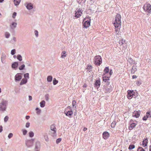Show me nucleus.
<instances>
[{"instance_id": "f257e3e1", "label": "nucleus", "mask_w": 151, "mask_h": 151, "mask_svg": "<svg viewBox=\"0 0 151 151\" xmlns=\"http://www.w3.org/2000/svg\"><path fill=\"white\" fill-rule=\"evenodd\" d=\"M114 24L115 28L121 27V16L120 14H117L116 15Z\"/></svg>"}, {"instance_id": "f03ea898", "label": "nucleus", "mask_w": 151, "mask_h": 151, "mask_svg": "<svg viewBox=\"0 0 151 151\" xmlns=\"http://www.w3.org/2000/svg\"><path fill=\"white\" fill-rule=\"evenodd\" d=\"M7 106L8 101L6 100L3 99L0 102V111H5Z\"/></svg>"}, {"instance_id": "7ed1b4c3", "label": "nucleus", "mask_w": 151, "mask_h": 151, "mask_svg": "<svg viewBox=\"0 0 151 151\" xmlns=\"http://www.w3.org/2000/svg\"><path fill=\"white\" fill-rule=\"evenodd\" d=\"M95 64L96 65H100L102 63L101 57L100 56H96L94 58Z\"/></svg>"}, {"instance_id": "20e7f679", "label": "nucleus", "mask_w": 151, "mask_h": 151, "mask_svg": "<svg viewBox=\"0 0 151 151\" xmlns=\"http://www.w3.org/2000/svg\"><path fill=\"white\" fill-rule=\"evenodd\" d=\"M144 10L147 12L150 13L151 12V5L149 4H146L143 6Z\"/></svg>"}, {"instance_id": "39448f33", "label": "nucleus", "mask_w": 151, "mask_h": 151, "mask_svg": "<svg viewBox=\"0 0 151 151\" xmlns=\"http://www.w3.org/2000/svg\"><path fill=\"white\" fill-rule=\"evenodd\" d=\"M34 139H31L28 140L26 143V146L28 147H30L33 146L34 143Z\"/></svg>"}, {"instance_id": "423d86ee", "label": "nucleus", "mask_w": 151, "mask_h": 151, "mask_svg": "<svg viewBox=\"0 0 151 151\" xmlns=\"http://www.w3.org/2000/svg\"><path fill=\"white\" fill-rule=\"evenodd\" d=\"M24 6H26V8L28 10L32 9L33 7V4L31 3H27L24 4Z\"/></svg>"}, {"instance_id": "0eeeda50", "label": "nucleus", "mask_w": 151, "mask_h": 151, "mask_svg": "<svg viewBox=\"0 0 151 151\" xmlns=\"http://www.w3.org/2000/svg\"><path fill=\"white\" fill-rule=\"evenodd\" d=\"M127 92L128 94L127 96V98L129 99H131L133 97V95L134 93L133 91L128 90Z\"/></svg>"}, {"instance_id": "6e6552de", "label": "nucleus", "mask_w": 151, "mask_h": 151, "mask_svg": "<svg viewBox=\"0 0 151 151\" xmlns=\"http://www.w3.org/2000/svg\"><path fill=\"white\" fill-rule=\"evenodd\" d=\"M40 143L39 142L37 141L35 143V151H39L40 150Z\"/></svg>"}, {"instance_id": "1a4fd4ad", "label": "nucleus", "mask_w": 151, "mask_h": 151, "mask_svg": "<svg viewBox=\"0 0 151 151\" xmlns=\"http://www.w3.org/2000/svg\"><path fill=\"white\" fill-rule=\"evenodd\" d=\"M14 78L15 81H19L22 78V76L20 74L17 73L15 76Z\"/></svg>"}, {"instance_id": "9d476101", "label": "nucleus", "mask_w": 151, "mask_h": 151, "mask_svg": "<svg viewBox=\"0 0 151 151\" xmlns=\"http://www.w3.org/2000/svg\"><path fill=\"white\" fill-rule=\"evenodd\" d=\"M82 14V12L81 10L78 9L77 12H76L75 17L78 18L80 17Z\"/></svg>"}, {"instance_id": "9b49d317", "label": "nucleus", "mask_w": 151, "mask_h": 151, "mask_svg": "<svg viewBox=\"0 0 151 151\" xmlns=\"http://www.w3.org/2000/svg\"><path fill=\"white\" fill-rule=\"evenodd\" d=\"M90 23L91 22L90 21H86L84 22L83 26L87 28L90 25Z\"/></svg>"}, {"instance_id": "f8f14e48", "label": "nucleus", "mask_w": 151, "mask_h": 151, "mask_svg": "<svg viewBox=\"0 0 151 151\" xmlns=\"http://www.w3.org/2000/svg\"><path fill=\"white\" fill-rule=\"evenodd\" d=\"M109 136V134L107 132H104L103 134V137L105 139H107Z\"/></svg>"}, {"instance_id": "ddd939ff", "label": "nucleus", "mask_w": 151, "mask_h": 151, "mask_svg": "<svg viewBox=\"0 0 151 151\" xmlns=\"http://www.w3.org/2000/svg\"><path fill=\"white\" fill-rule=\"evenodd\" d=\"M17 23L14 22H12L10 25L11 29H14L17 27Z\"/></svg>"}, {"instance_id": "4468645a", "label": "nucleus", "mask_w": 151, "mask_h": 151, "mask_svg": "<svg viewBox=\"0 0 151 151\" xmlns=\"http://www.w3.org/2000/svg\"><path fill=\"white\" fill-rule=\"evenodd\" d=\"M6 55L4 53H2L1 55V62L4 63V60L6 58Z\"/></svg>"}, {"instance_id": "2eb2a0df", "label": "nucleus", "mask_w": 151, "mask_h": 151, "mask_svg": "<svg viewBox=\"0 0 151 151\" xmlns=\"http://www.w3.org/2000/svg\"><path fill=\"white\" fill-rule=\"evenodd\" d=\"M21 1V0H13L14 4L16 6L19 5Z\"/></svg>"}, {"instance_id": "dca6fc26", "label": "nucleus", "mask_w": 151, "mask_h": 151, "mask_svg": "<svg viewBox=\"0 0 151 151\" xmlns=\"http://www.w3.org/2000/svg\"><path fill=\"white\" fill-rule=\"evenodd\" d=\"M136 125L137 124L135 123H132L131 124L130 126L129 127V129L130 130H132L133 128L135 127Z\"/></svg>"}, {"instance_id": "f3484780", "label": "nucleus", "mask_w": 151, "mask_h": 151, "mask_svg": "<svg viewBox=\"0 0 151 151\" xmlns=\"http://www.w3.org/2000/svg\"><path fill=\"white\" fill-rule=\"evenodd\" d=\"M27 79L23 78L21 80V82L20 83V85H22L25 84L27 83Z\"/></svg>"}, {"instance_id": "a211bd4d", "label": "nucleus", "mask_w": 151, "mask_h": 151, "mask_svg": "<svg viewBox=\"0 0 151 151\" xmlns=\"http://www.w3.org/2000/svg\"><path fill=\"white\" fill-rule=\"evenodd\" d=\"M73 113V112L71 110L65 112L66 115L67 116L70 117V116L72 115Z\"/></svg>"}, {"instance_id": "6ab92c4d", "label": "nucleus", "mask_w": 151, "mask_h": 151, "mask_svg": "<svg viewBox=\"0 0 151 151\" xmlns=\"http://www.w3.org/2000/svg\"><path fill=\"white\" fill-rule=\"evenodd\" d=\"M140 112L139 111L134 112L133 113V116L136 118H138L140 116Z\"/></svg>"}, {"instance_id": "aec40b11", "label": "nucleus", "mask_w": 151, "mask_h": 151, "mask_svg": "<svg viewBox=\"0 0 151 151\" xmlns=\"http://www.w3.org/2000/svg\"><path fill=\"white\" fill-rule=\"evenodd\" d=\"M18 65V62H14L12 64V67L13 68H16L17 67Z\"/></svg>"}, {"instance_id": "412c9836", "label": "nucleus", "mask_w": 151, "mask_h": 151, "mask_svg": "<svg viewBox=\"0 0 151 151\" xmlns=\"http://www.w3.org/2000/svg\"><path fill=\"white\" fill-rule=\"evenodd\" d=\"M67 56L66 52L65 51H63L61 54V58H64L66 57Z\"/></svg>"}, {"instance_id": "4be33fe9", "label": "nucleus", "mask_w": 151, "mask_h": 151, "mask_svg": "<svg viewBox=\"0 0 151 151\" xmlns=\"http://www.w3.org/2000/svg\"><path fill=\"white\" fill-rule=\"evenodd\" d=\"M50 129L51 131L57 130L55 127V125L54 124H53L50 126Z\"/></svg>"}, {"instance_id": "5701e85b", "label": "nucleus", "mask_w": 151, "mask_h": 151, "mask_svg": "<svg viewBox=\"0 0 151 151\" xmlns=\"http://www.w3.org/2000/svg\"><path fill=\"white\" fill-rule=\"evenodd\" d=\"M95 86L96 87H99L100 85V81L98 80H96L95 83Z\"/></svg>"}, {"instance_id": "b1692460", "label": "nucleus", "mask_w": 151, "mask_h": 151, "mask_svg": "<svg viewBox=\"0 0 151 151\" xmlns=\"http://www.w3.org/2000/svg\"><path fill=\"white\" fill-rule=\"evenodd\" d=\"M147 139H146L143 141L142 145L144 147L147 146Z\"/></svg>"}, {"instance_id": "393cba45", "label": "nucleus", "mask_w": 151, "mask_h": 151, "mask_svg": "<svg viewBox=\"0 0 151 151\" xmlns=\"http://www.w3.org/2000/svg\"><path fill=\"white\" fill-rule=\"evenodd\" d=\"M45 101L43 100L41 101L40 103V106L41 107H44L45 106Z\"/></svg>"}, {"instance_id": "a878e982", "label": "nucleus", "mask_w": 151, "mask_h": 151, "mask_svg": "<svg viewBox=\"0 0 151 151\" xmlns=\"http://www.w3.org/2000/svg\"><path fill=\"white\" fill-rule=\"evenodd\" d=\"M119 44L120 45H122L123 46L126 44V43H125L124 40H119Z\"/></svg>"}, {"instance_id": "bb28decb", "label": "nucleus", "mask_w": 151, "mask_h": 151, "mask_svg": "<svg viewBox=\"0 0 151 151\" xmlns=\"http://www.w3.org/2000/svg\"><path fill=\"white\" fill-rule=\"evenodd\" d=\"M4 35L5 38H9L10 36V33L8 32H5Z\"/></svg>"}, {"instance_id": "cd10ccee", "label": "nucleus", "mask_w": 151, "mask_h": 151, "mask_svg": "<svg viewBox=\"0 0 151 151\" xmlns=\"http://www.w3.org/2000/svg\"><path fill=\"white\" fill-rule=\"evenodd\" d=\"M52 77L51 76H49L47 78V81L49 82H50L52 81Z\"/></svg>"}, {"instance_id": "c85d7f7f", "label": "nucleus", "mask_w": 151, "mask_h": 151, "mask_svg": "<svg viewBox=\"0 0 151 151\" xmlns=\"http://www.w3.org/2000/svg\"><path fill=\"white\" fill-rule=\"evenodd\" d=\"M51 133L53 136H56V130L51 131Z\"/></svg>"}, {"instance_id": "c756f323", "label": "nucleus", "mask_w": 151, "mask_h": 151, "mask_svg": "<svg viewBox=\"0 0 151 151\" xmlns=\"http://www.w3.org/2000/svg\"><path fill=\"white\" fill-rule=\"evenodd\" d=\"M17 59L19 60V61H21L22 60V57L21 55H18L17 56Z\"/></svg>"}, {"instance_id": "7c9ffc66", "label": "nucleus", "mask_w": 151, "mask_h": 151, "mask_svg": "<svg viewBox=\"0 0 151 151\" xmlns=\"http://www.w3.org/2000/svg\"><path fill=\"white\" fill-rule=\"evenodd\" d=\"M147 117L150 118L151 117V112L150 111L147 112L146 114Z\"/></svg>"}, {"instance_id": "2f4dec72", "label": "nucleus", "mask_w": 151, "mask_h": 151, "mask_svg": "<svg viewBox=\"0 0 151 151\" xmlns=\"http://www.w3.org/2000/svg\"><path fill=\"white\" fill-rule=\"evenodd\" d=\"M127 60L130 63H132L134 62L133 60L130 57L128 58Z\"/></svg>"}, {"instance_id": "473e14b6", "label": "nucleus", "mask_w": 151, "mask_h": 151, "mask_svg": "<svg viewBox=\"0 0 151 151\" xmlns=\"http://www.w3.org/2000/svg\"><path fill=\"white\" fill-rule=\"evenodd\" d=\"M77 1L79 4H81V3H85L86 1V0H77Z\"/></svg>"}, {"instance_id": "72a5a7b5", "label": "nucleus", "mask_w": 151, "mask_h": 151, "mask_svg": "<svg viewBox=\"0 0 151 151\" xmlns=\"http://www.w3.org/2000/svg\"><path fill=\"white\" fill-rule=\"evenodd\" d=\"M25 67V65L24 64H23L19 67V69L20 70H22L24 69Z\"/></svg>"}, {"instance_id": "f704fd0d", "label": "nucleus", "mask_w": 151, "mask_h": 151, "mask_svg": "<svg viewBox=\"0 0 151 151\" xmlns=\"http://www.w3.org/2000/svg\"><path fill=\"white\" fill-rule=\"evenodd\" d=\"M22 131L23 135H25L27 132V131L24 129H22Z\"/></svg>"}, {"instance_id": "c9c22d12", "label": "nucleus", "mask_w": 151, "mask_h": 151, "mask_svg": "<svg viewBox=\"0 0 151 151\" xmlns=\"http://www.w3.org/2000/svg\"><path fill=\"white\" fill-rule=\"evenodd\" d=\"M29 135L30 137H32L34 136V133L32 131H30L29 133Z\"/></svg>"}, {"instance_id": "e433bc0d", "label": "nucleus", "mask_w": 151, "mask_h": 151, "mask_svg": "<svg viewBox=\"0 0 151 151\" xmlns=\"http://www.w3.org/2000/svg\"><path fill=\"white\" fill-rule=\"evenodd\" d=\"M109 69L108 67H106L104 70V71L105 73H108L109 72Z\"/></svg>"}, {"instance_id": "4c0bfd02", "label": "nucleus", "mask_w": 151, "mask_h": 151, "mask_svg": "<svg viewBox=\"0 0 151 151\" xmlns=\"http://www.w3.org/2000/svg\"><path fill=\"white\" fill-rule=\"evenodd\" d=\"M116 122L115 121H114L111 124V127L112 128H114L115 125H116Z\"/></svg>"}, {"instance_id": "58836bf2", "label": "nucleus", "mask_w": 151, "mask_h": 151, "mask_svg": "<svg viewBox=\"0 0 151 151\" xmlns=\"http://www.w3.org/2000/svg\"><path fill=\"white\" fill-rule=\"evenodd\" d=\"M120 27H116L115 28V31L116 32V34H118L119 33L120 28Z\"/></svg>"}, {"instance_id": "ea45409f", "label": "nucleus", "mask_w": 151, "mask_h": 151, "mask_svg": "<svg viewBox=\"0 0 151 151\" xmlns=\"http://www.w3.org/2000/svg\"><path fill=\"white\" fill-rule=\"evenodd\" d=\"M58 82V80H56L55 78H54L53 80V83L54 85H56Z\"/></svg>"}, {"instance_id": "a19ab883", "label": "nucleus", "mask_w": 151, "mask_h": 151, "mask_svg": "<svg viewBox=\"0 0 151 151\" xmlns=\"http://www.w3.org/2000/svg\"><path fill=\"white\" fill-rule=\"evenodd\" d=\"M24 77L25 78L24 79H27H27H29V74L28 73L25 74L24 75Z\"/></svg>"}, {"instance_id": "79ce46f5", "label": "nucleus", "mask_w": 151, "mask_h": 151, "mask_svg": "<svg viewBox=\"0 0 151 151\" xmlns=\"http://www.w3.org/2000/svg\"><path fill=\"white\" fill-rule=\"evenodd\" d=\"M135 146L134 145H129L128 149L129 150H131L134 148Z\"/></svg>"}, {"instance_id": "37998d69", "label": "nucleus", "mask_w": 151, "mask_h": 151, "mask_svg": "<svg viewBox=\"0 0 151 151\" xmlns=\"http://www.w3.org/2000/svg\"><path fill=\"white\" fill-rule=\"evenodd\" d=\"M16 53V50L15 49L12 50L11 51V54L12 55H14Z\"/></svg>"}, {"instance_id": "c03bdc74", "label": "nucleus", "mask_w": 151, "mask_h": 151, "mask_svg": "<svg viewBox=\"0 0 151 151\" xmlns=\"http://www.w3.org/2000/svg\"><path fill=\"white\" fill-rule=\"evenodd\" d=\"M36 110L37 111L36 113L37 114H39L41 113V110L39 108L37 107L36 109Z\"/></svg>"}, {"instance_id": "a18cd8bd", "label": "nucleus", "mask_w": 151, "mask_h": 151, "mask_svg": "<svg viewBox=\"0 0 151 151\" xmlns=\"http://www.w3.org/2000/svg\"><path fill=\"white\" fill-rule=\"evenodd\" d=\"M137 151H145L144 149H143L142 147H139Z\"/></svg>"}, {"instance_id": "49530a36", "label": "nucleus", "mask_w": 151, "mask_h": 151, "mask_svg": "<svg viewBox=\"0 0 151 151\" xmlns=\"http://www.w3.org/2000/svg\"><path fill=\"white\" fill-rule=\"evenodd\" d=\"M34 34L35 35V36L36 37H38V31L37 30H35L34 31Z\"/></svg>"}, {"instance_id": "de8ad7c7", "label": "nucleus", "mask_w": 151, "mask_h": 151, "mask_svg": "<svg viewBox=\"0 0 151 151\" xmlns=\"http://www.w3.org/2000/svg\"><path fill=\"white\" fill-rule=\"evenodd\" d=\"M9 117L8 116H6L4 118V121L5 122H6L8 121Z\"/></svg>"}, {"instance_id": "09e8293b", "label": "nucleus", "mask_w": 151, "mask_h": 151, "mask_svg": "<svg viewBox=\"0 0 151 151\" xmlns=\"http://www.w3.org/2000/svg\"><path fill=\"white\" fill-rule=\"evenodd\" d=\"M13 136V134L12 133H10L8 135V137L9 139L11 138Z\"/></svg>"}, {"instance_id": "8fccbe9b", "label": "nucleus", "mask_w": 151, "mask_h": 151, "mask_svg": "<svg viewBox=\"0 0 151 151\" xmlns=\"http://www.w3.org/2000/svg\"><path fill=\"white\" fill-rule=\"evenodd\" d=\"M44 137L46 141H48V136L47 135H44Z\"/></svg>"}, {"instance_id": "3c124183", "label": "nucleus", "mask_w": 151, "mask_h": 151, "mask_svg": "<svg viewBox=\"0 0 151 151\" xmlns=\"http://www.w3.org/2000/svg\"><path fill=\"white\" fill-rule=\"evenodd\" d=\"M76 102L75 100H74L72 102V105L73 107L75 106L76 107Z\"/></svg>"}, {"instance_id": "603ef678", "label": "nucleus", "mask_w": 151, "mask_h": 151, "mask_svg": "<svg viewBox=\"0 0 151 151\" xmlns=\"http://www.w3.org/2000/svg\"><path fill=\"white\" fill-rule=\"evenodd\" d=\"M61 140V139L60 138H59L58 139H57L56 141V142L57 143H59Z\"/></svg>"}, {"instance_id": "864d4df0", "label": "nucleus", "mask_w": 151, "mask_h": 151, "mask_svg": "<svg viewBox=\"0 0 151 151\" xmlns=\"http://www.w3.org/2000/svg\"><path fill=\"white\" fill-rule=\"evenodd\" d=\"M30 126V123L29 122H27L25 125V127L27 128H28Z\"/></svg>"}, {"instance_id": "5fc2aeb1", "label": "nucleus", "mask_w": 151, "mask_h": 151, "mask_svg": "<svg viewBox=\"0 0 151 151\" xmlns=\"http://www.w3.org/2000/svg\"><path fill=\"white\" fill-rule=\"evenodd\" d=\"M16 15H17V13L16 12H14V13L13 14L12 17L14 19L15 18Z\"/></svg>"}, {"instance_id": "6e6d98bb", "label": "nucleus", "mask_w": 151, "mask_h": 151, "mask_svg": "<svg viewBox=\"0 0 151 151\" xmlns=\"http://www.w3.org/2000/svg\"><path fill=\"white\" fill-rule=\"evenodd\" d=\"M92 66L91 65H89L88 66V67L87 68V69L88 70H90L92 69Z\"/></svg>"}, {"instance_id": "4d7b16f0", "label": "nucleus", "mask_w": 151, "mask_h": 151, "mask_svg": "<svg viewBox=\"0 0 151 151\" xmlns=\"http://www.w3.org/2000/svg\"><path fill=\"white\" fill-rule=\"evenodd\" d=\"M45 97L46 100L47 101H48L49 99V98L48 97V95H46L45 96Z\"/></svg>"}, {"instance_id": "13d9d810", "label": "nucleus", "mask_w": 151, "mask_h": 151, "mask_svg": "<svg viewBox=\"0 0 151 151\" xmlns=\"http://www.w3.org/2000/svg\"><path fill=\"white\" fill-rule=\"evenodd\" d=\"M12 40L14 41V42L16 41V38L15 37H12Z\"/></svg>"}, {"instance_id": "bf43d9fd", "label": "nucleus", "mask_w": 151, "mask_h": 151, "mask_svg": "<svg viewBox=\"0 0 151 151\" xmlns=\"http://www.w3.org/2000/svg\"><path fill=\"white\" fill-rule=\"evenodd\" d=\"M3 131V127L1 125L0 126V133H1Z\"/></svg>"}, {"instance_id": "052dcab7", "label": "nucleus", "mask_w": 151, "mask_h": 151, "mask_svg": "<svg viewBox=\"0 0 151 151\" xmlns=\"http://www.w3.org/2000/svg\"><path fill=\"white\" fill-rule=\"evenodd\" d=\"M32 99V97L31 96H29V101H31Z\"/></svg>"}, {"instance_id": "680f3d73", "label": "nucleus", "mask_w": 151, "mask_h": 151, "mask_svg": "<svg viewBox=\"0 0 151 151\" xmlns=\"http://www.w3.org/2000/svg\"><path fill=\"white\" fill-rule=\"evenodd\" d=\"M147 117L146 116H144L143 118V119L144 120H147Z\"/></svg>"}, {"instance_id": "e2e57ef3", "label": "nucleus", "mask_w": 151, "mask_h": 151, "mask_svg": "<svg viewBox=\"0 0 151 151\" xmlns=\"http://www.w3.org/2000/svg\"><path fill=\"white\" fill-rule=\"evenodd\" d=\"M135 69H136L135 68H132V73H134V72L135 71Z\"/></svg>"}, {"instance_id": "0e129e2a", "label": "nucleus", "mask_w": 151, "mask_h": 151, "mask_svg": "<svg viewBox=\"0 0 151 151\" xmlns=\"http://www.w3.org/2000/svg\"><path fill=\"white\" fill-rule=\"evenodd\" d=\"M113 73L112 71V70H111L110 71L109 74L110 76L112 75Z\"/></svg>"}, {"instance_id": "69168bd1", "label": "nucleus", "mask_w": 151, "mask_h": 151, "mask_svg": "<svg viewBox=\"0 0 151 151\" xmlns=\"http://www.w3.org/2000/svg\"><path fill=\"white\" fill-rule=\"evenodd\" d=\"M25 118L27 119H28L29 118L30 116H26Z\"/></svg>"}, {"instance_id": "338daca9", "label": "nucleus", "mask_w": 151, "mask_h": 151, "mask_svg": "<svg viewBox=\"0 0 151 151\" xmlns=\"http://www.w3.org/2000/svg\"><path fill=\"white\" fill-rule=\"evenodd\" d=\"M132 77V78L133 79L136 78H137V76H135V75H133V76Z\"/></svg>"}, {"instance_id": "774afa93", "label": "nucleus", "mask_w": 151, "mask_h": 151, "mask_svg": "<svg viewBox=\"0 0 151 151\" xmlns=\"http://www.w3.org/2000/svg\"><path fill=\"white\" fill-rule=\"evenodd\" d=\"M87 128L86 127H84V128L83 129V130L84 131H85L86 130H87Z\"/></svg>"}]
</instances>
